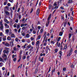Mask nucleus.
Wrapping results in <instances>:
<instances>
[{
  "mask_svg": "<svg viewBox=\"0 0 77 77\" xmlns=\"http://www.w3.org/2000/svg\"><path fill=\"white\" fill-rule=\"evenodd\" d=\"M4 50H4L3 51L4 54L2 55V57H6L7 56L5 54H9V52L8 50H9V48H5Z\"/></svg>",
  "mask_w": 77,
  "mask_h": 77,
  "instance_id": "obj_1",
  "label": "nucleus"
},
{
  "mask_svg": "<svg viewBox=\"0 0 77 77\" xmlns=\"http://www.w3.org/2000/svg\"><path fill=\"white\" fill-rule=\"evenodd\" d=\"M51 14H50L48 19V23H47V24H49L50 23V21H49V20H50V18H51Z\"/></svg>",
  "mask_w": 77,
  "mask_h": 77,
  "instance_id": "obj_2",
  "label": "nucleus"
},
{
  "mask_svg": "<svg viewBox=\"0 0 77 77\" xmlns=\"http://www.w3.org/2000/svg\"><path fill=\"white\" fill-rule=\"evenodd\" d=\"M14 39H12L10 42V45L11 47L14 45Z\"/></svg>",
  "mask_w": 77,
  "mask_h": 77,
  "instance_id": "obj_3",
  "label": "nucleus"
},
{
  "mask_svg": "<svg viewBox=\"0 0 77 77\" xmlns=\"http://www.w3.org/2000/svg\"><path fill=\"white\" fill-rule=\"evenodd\" d=\"M48 50H49V51H50V50H51L50 49V48H49V47H48V46H47L46 47V51H45L46 53H48Z\"/></svg>",
  "mask_w": 77,
  "mask_h": 77,
  "instance_id": "obj_4",
  "label": "nucleus"
},
{
  "mask_svg": "<svg viewBox=\"0 0 77 77\" xmlns=\"http://www.w3.org/2000/svg\"><path fill=\"white\" fill-rule=\"evenodd\" d=\"M4 21L5 23H7V24H9V23H10V22L8 21L6 19H4Z\"/></svg>",
  "mask_w": 77,
  "mask_h": 77,
  "instance_id": "obj_5",
  "label": "nucleus"
},
{
  "mask_svg": "<svg viewBox=\"0 0 77 77\" xmlns=\"http://www.w3.org/2000/svg\"><path fill=\"white\" fill-rule=\"evenodd\" d=\"M4 8L5 11H8V10H9V8L8 6H6Z\"/></svg>",
  "mask_w": 77,
  "mask_h": 77,
  "instance_id": "obj_6",
  "label": "nucleus"
},
{
  "mask_svg": "<svg viewBox=\"0 0 77 77\" xmlns=\"http://www.w3.org/2000/svg\"><path fill=\"white\" fill-rule=\"evenodd\" d=\"M7 40L8 41H11V40H12V38H11V37H10L9 36H8V37L7 38Z\"/></svg>",
  "mask_w": 77,
  "mask_h": 77,
  "instance_id": "obj_7",
  "label": "nucleus"
},
{
  "mask_svg": "<svg viewBox=\"0 0 77 77\" xmlns=\"http://www.w3.org/2000/svg\"><path fill=\"white\" fill-rule=\"evenodd\" d=\"M73 50L72 49H71L70 52L69 53V56H71V55L72 53V52Z\"/></svg>",
  "mask_w": 77,
  "mask_h": 77,
  "instance_id": "obj_8",
  "label": "nucleus"
},
{
  "mask_svg": "<svg viewBox=\"0 0 77 77\" xmlns=\"http://www.w3.org/2000/svg\"><path fill=\"white\" fill-rule=\"evenodd\" d=\"M56 45H57V47H59L60 45V43L57 42Z\"/></svg>",
  "mask_w": 77,
  "mask_h": 77,
  "instance_id": "obj_9",
  "label": "nucleus"
},
{
  "mask_svg": "<svg viewBox=\"0 0 77 77\" xmlns=\"http://www.w3.org/2000/svg\"><path fill=\"white\" fill-rule=\"evenodd\" d=\"M5 13L7 15H8L9 16L10 15V14L7 11H5Z\"/></svg>",
  "mask_w": 77,
  "mask_h": 77,
  "instance_id": "obj_10",
  "label": "nucleus"
},
{
  "mask_svg": "<svg viewBox=\"0 0 77 77\" xmlns=\"http://www.w3.org/2000/svg\"><path fill=\"white\" fill-rule=\"evenodd\" d=\"M39 9H38L37 11L36 14L37 15H39Z\"/></svg>",
  "mask_w": 77,
  "mask_h": 77,
  "instance_id": "obj_11",
  "label": "nucleus"
},
{
  "mask_svg": "<svg viewBox=\"0 0 77 77\" xmlns=\"http://www.w3.org/2000/svg\"><path fill=\"white\" fill-rule=\"evenodd\" d=\"M5 45L7 47H9V46H10V45H9V44H8V43H5Z\"/></svg>",
  "mask_w": 77,
  "mask_h": 77,
  "instance_id": "obj_12",
  "label": "nucleus"
},
{
  "mask_svg": "<svg viewBox=\"0 0 77 77\" xmlns=\"http://www.w3.org/2000/svg\"><path fill=\"white\" fill-rule=\"evenodd\" d=\"M11 38H16V37L15 36V35L14 34H11Z\"/></svg>",
  "mask_w": 77,
  "mask_h": 77,
  "instance_id": "obj_13",
  "label": "nucleus"
},
{
  "mask_svg": "<svg viewBox=\"0 0 77 77\" xmlns=\"http://www.w3.org/2000/svg\"><path fill=\"white\" fill-rule=\"evenodd\" d=\"M2 23H3V20H1L0 22V25L1 26H3V24Z\"/></svg>",
  "mask_w": 77,
  "mask_h": 77,
  "instance_id": "obj_14",
  "label": "nucleus"
},
{
  "mask_svg": "<svg viewBox=\"0 0 77 77\" xmlns=\"http://www.w3.org/2000/svg\"><path fill=\"white\" fill-rule=\"evenodd\" d=\"M29 37H30V35L28 34H26V38H29Z\"/></svg>",
  "mask_w": 77,
  "mask_h": 77,
  "instance_id": "obj_15",
  "label": "nucleus"
},
{
  "mask_svg": "<svg viewBox=\"0 0 77 77\" xmlns=\"http://www.w3.org/2000/svg\"><path fill=\"white\" fill-rule=\"evenodd\" d=\"M0 62H4V60H3V59H2V57H0Z\"/></svg>",
  "mask_w": 77,
  "mask_h": 77,
  "instance_id": "obj_16",
  "label": "nucleus"
},
{
  "mask_svg": "<svg viewBox=\"0 0 77 77\" xmlns=\"http://www.w3.org/2000/svg\"><path fill=\"white\" fill-rule=\"evenodd\" d=\"M3 66V63L2 62L0 63V67H2Z\"/></svg>",
  "mask_w": 77,
  "mask_h": 77,
  "instance_id": "obj_17",
  "label": "nucleus"
},
{
  "mask_svg": "<svg viewBox=\"0 0 77 77\" xmlns=\"http://www.w3.org/2000/svg\"><path fill=\"white\" fill-rule=\"evenodd\" d=\"M39 41H37L36 42V46H38V44H39Z\"/></svg>",
  "mask_w": 77,
  "mask_h": 77,
  "instance_id": "obj_18",
  "label": "nucleus"
},
{
  "mask_svg": "<svg viewBox=\"0 0 77 77\" xmlns=\"http://www.w3.org/2000/svg\"><path fill=\"white\" fill-rule=\"evenodd\" d=\"M45 37H46V36L44 37L43 41L45 40V42H47V38H45Z\"/></svg>",
  "mask_w": 77,
  "mask_h": 77,
  "instance_id": "obj_19",
  "label": "nucleus"
},
{
  "mask_svg": "<svg viewBox=\"0 0 77 77\" xmlns=\"http://www.w3.org/2000/svg\"><path fill=\"white\" fill-rule=\"evenodd\" d=\"M26 46H27V45H26V44H25L23 46H22V48H23H23H26Z\"/></svg>",
  "mask_w": 77,
  "mask_h": 77,
  "instance_id": "obj_20",
  "label": "nucleus"
},
{
  "mask_svg": "<svg viewBox=\"0 0 77 77\" xmlns=\"http://www.w3.org/2000/svg\"><path fill=\"white\" fill-rule=\"evenodd\" d=\"M20 25L17 24V29H18L20 28Z\"/></svg>",
  "mask_w": 77,
  "mask_h": 77,
  "instance_id": "obj_21",
  "label": "nucleus"
},
{
  "mask_svg": "<svg viewBox=\"0 0 77 77\" xmlns=\"http://www.w3.org/2000/svg\"><path fill=\"white\" fill-rule=\"evenodd\" d=\"M62 35H63V32H61L59 33V35L60 36H62Z\"/></svg>",
  "mask_w": 77,
  "mask_h": 77,
  "instance_id": "obj_22",
  "label": "nucleus"
},
{
  "mask_svg": "<svg viewBox=\"0 0 77 77\" xmlns=\"http://www.w3.org/2000/svg\"><path fill=\"white\" fill-rule=\"evenodd\" d=\"M66 48H67V45L66 44H65L63 48V50H65V49H66Z\"/></svg>",
  "mask_w": 77,
  "mask_h": 77,
  "instance_id": "obj_23",
  "label": "nucleus"
},
{
  "mask_svg": "<svg viewBox=\"0 0 77 77\" xmlns=\"http://www.w3.org/2000/svg\"><path fill=\"white\" fill-rule=\"evenodd\" d=\"M43 60H44V58L42 57V58H41L40 60H39V61H41L42 62H43Z\"/></svg>",
  "mask_w": 77,
  "mask_h": 77,
  "instance_id": "obj_24",
  "label": "nucleus"
},
{
  "mask_svg": "<svg viewBox=\"0 0 77 77\" xmlns=\"http://www.w3.org/2000/svg\"><path fill=\"white\" fill-rule=\"evenodd\" d=\"M18 17H19V20H21V15H19L18 16Z\"/></svg>",
  "mask_w": 77,
  "mask_h": 77,
  "instance_id": "obj_25",
  "label": "nucleus"
},
{
  "mask_svg": "<svg viewBox=\"0 0 77 77\" xmlns=\"http://www.w3.org/2000/svg\"><path fill=\"white\" fill-rule=\"evenodd\" d=\"M71 33H69V39H70V38H71Z\"/></svg>",
  "mask_w": 77,
  "mask_h": 77,
  "instance_id": "obj_26",
  "label": "nucleus"
},
{
  "mask_svg": "<svg viewBox=\"0 0 77 77\" xmlns=\"http://www.w3.org/2000/svg\"><path fill=\"white\" fill-rule=\"evenodd\" d=\"M38 68H37L35 69V74H36V73H37V72H38Z\"/></svg>",
  "mask_w": 77,
  "mask_h": 77,
  "instance_id": "obj_27",
  "label": "nucleus"
},
{
  "mask_svg": "<svg viewBox=\"0 0 77 77\" xmlns=\"http://www.w3.org/2000/svg\"><path fill=\"white\" fill-rule=\"evenodd\" d=\"M60 39H61V38L60 37H59L57 40V41H59L60 40Z\"/></svg>",
  "mask_w": 77,
  "mask_h": 77,
  "instance_id": "obj_28",
  "label": "nucleus"
},
{
  "mask_svg": "<svg viewBox=\"0 0 77 77\" xmlns=\"http://www.w3.org/2000/svg\"><path fill=\"white\" fill-rule=\"evenodd\" d=\"M29 48H30V47H32V46L30 45H29L27 47Z\"/></svg>",
  "mask_w": 77,
  "mask_h": 77,
  "instance_id": "obj_29",
  "label": "nucleus"
},
{
  "mask_svg": "<svg viewBox=\"0 0 77 77\" xmlns=\"http://www.w3.org/2000/svg\"><path fill=\"white\" fill-rule=\"evenodd\" d=\"M30 39H31V41H33V40H34V38L31 37L30 38Z\"/></svg>",
  "mask_w": 77,
  "mask_h": 77,
  "instance_id": "obj_30",
  "label": "nucleus"
},
{
  "mask_svg": "<svg viewBox=\"0 0 77 77\" xmlns=\"http://www.w3.org/2000/svg\"><path fill=\"white\" fill-rule=\"evenodd\" d=\"M6 32L7 33H9V29H7L6 30Z\"/></svg>",
  "mask_w": 77,
  "mask_h": 77,
  "instance_id": "obj_31",
  "label": "nucleus"
},
{
  "mask_svg": "<svg viewBox=\"0 0 77 77\" xmlns=\"http://www.w3.org/2000/svg\"><path fill=\"white\" fill-rule=\"evenodd\" d=\"M15 41H16V42H18V38H16L15 39Z\"/></svg>",
  "mask_w": 77,
  "mask_h": 77,
  "instance_id": "obj_32",
  "label": "nucleus"
},
{
  "mask_svg": "<svg viewBox=\"0 0 77 77\" xmlns=\"http://www.w3.org/2000/svg\"><path fill=\"white\" fill-rule=\"evenodd\" d=\"M51 44L54 45V41H51Z\"/></svg>",
  "mask_w": 77,
  "mask_h": 77,
  "instance_id": "obj_33",
  "label": "nucleus"
},
{
  "mask_svg": "<svg viewBox=\"0 0 77 77\" xmlns=\"http://www.w3.org/2000/svg\"><path fill=\"white\" fill-rule=\"evenodd\" d=\"M3 29V25L1 26L0 27V29Z\"/></svg>",
  "mask_w": 77,
  "mask_h": 77,
  "instance_id": "obj_34",
  "label": "nucleus"
},
{
  "mask_svg": "<svg viewBox=\"0 0 77 77\" xmlns=\"http://www.w3.org/2000/svg\"><path fill=\"white\" fill-rule=\"evenodd\" d=\"M22 42H25L26 41H25V40L24 39H23L22 40Z\"/></svg>",
  "mask_w": 77,
  "mask_h": 77,
  "instance_id": "obj_35",
  "label": "nucleus"
},
{
  "mask_svg": "<svg viewBox=\"0 0 77 77\" xmlns=\"http://www.w3.org/2000/svg\"><path fill=\"white\" fill-rule=\"evenodd\" d=\"M58 50V49H56L55 50V53H57V51Z\"/></svg>",
  "mask_w": 77,
  "mask_h": 77,
  "instance_id": "obj_36",
  "label": "nucleus"
},
{
  "mask_svg": "<svg viewBox=\"0 0 77 77\" xmlns=\"http://www.w3.org/2000/svg\"><path fill=\"white\" fill-rule=\"evenodd\" d=\"M72 0H70V1H69L68 2V3H71V2H72Z\"/></svg>",
  "mask_w": 77,
  "mask_h": 77,
  "instance_id": "obj_37",
  "label": "nucleus"
},
{
  "mask_svg": "<svg viewBox=\"0 0 77 77\" xmlns=\"http://www.w3.org/2000/svg\"><path fill=\"white\" fill-rule=\"evenodd\" d=\"M24 26V24H22L20 26V27H23V26Z\"/></svg>",
  "mask_w": 77,
  "mask_h": 77,
  "instance_id": "obj_38",
  "label": "nucleus"
},
{
  "mask_svg": "<svg viewBox=\"0 0 77 77\" xmlns=\"http://www.w3.org/2000/svg\"><path fill=\"white\" fill-rule=\"evenodd\" d=\"M51 8V5H50L49 7V9H50Z\"/></svg>",
  "mask_w": 77,
  "mask_h": 77,
  "instance_id": "obj_39",
  "label": "nucleus"
},
{
  "mask_svg": "<svg viewBox=\"0 0 77 77\" xmlns=\"http://www.w3.org/2000/svg\"><path fill=\"white\" fill-rule=\"evenodd\" d=\"M29 58H30V56L29 55H28L27 57V59H29Z\"/></svg>",
  "mask_w": 77,
  "mask_h": 77,
  "instance_id": "obj_40",
  "label": "nucleus"
},
{
  "mask_svg": "<svg viewBox=\"0 0 77 77\" xmlns=\"http://www.w3.org/2000/svg\"><path fill=\"white\" fill-rule=\"evenodd\" d=\"M7 2H5L4 3V5H6L7 4Z\"/></svg>",
  "mask_w": 77,
  "mask_h": 77,
  "instance_id": "obj_41",
  "label": "nucleus"
},
{
  "mask_svg": "<svg viewBox=\"0 0 77 77\" xmlns=\"http://www.w3.org/2000/svg\"><path fill=\"white\" fill-rule=\"evenodd\" d=\"M13 60H14V62L16 61L17 60V58H14Z\"/></svg>",
  "mask_w": 77,
  "mask_h": 77,
  "instance_id": "obj_42",
  "label": "nucleus"
},
{
  "mask_svg": "<svg viewBox=\"0 0 77 77\" xmlns=\"http://www.w3.org/2000/svg\"><path fill=\"white\" fill-rule=\"evenodd\" d=\"M22 35L23 36H24L25 35H26V34L24 33V32H23L22 34Z\"/></svg>",
  "mask_w": 77,
  "mask_h": 77,
  "instance_id": "obj_43",
  "label": "nucleus"
},
{
  "mask_svg": "<svg viewBox=\"0 0 77 77\" xmlns=\"http://www.w3.org/2000/svg\"><path fill=\"white\" fill-rule=\"evenodd\" d=\"M4 25L5 27H7V26H8V24H7L5 23Z\"/></svg>",
  "mask_w": 77,
  "mask_h": 77,
  "instance_id": "obj_44",
  "label": "nucleus"
},
{
  "mask_svg": "<svg viewBox=\"0 0 77 77\" xmlns=\"http://www.w3.org/2000/svg\"><path fill=\"white\" fill-rule=\"evenodd\" d=\"M18 22V19H16L15 21V22L17 23Z\"/></svg>",
  "mask_w": 77,
  "mask_h": 77,
  "instance_id": "obj_45",
  "label": "nucleus"
},
{
  "mask_svg": "<svg viewBox=\"0 0 77 77\" xmlns=\"http://www.w3.org/2000/svg\"><path fill=\"white\" fill-rule=\"evenodd\" d=\"M61 19H62V20H64V17H63V16H61Z\"/></svg>",
  "mask_w": 77,
  "mask_h": 77,
  "instance_id": "obj_46",
  "label": "nucleus"
},
{
  "mask_svg": "<svg viewBox=\"0 0 77 77\" xmlns=\"http://www.w3.org/2000/svg\"><path fill=\"white\" fill-rule=\"evenodd\" d=\"M3 41H6V38H3Z\"/></svg>",
  "mask_w": 77,
  "mask_h": 77,
  "instance_id": "obj_47",
  "label": "nucleus"
},
{
  "mask_svg": "<svg viewBox=\"0 0 77 77\" xmlns=\"http://www.w3.org/2000/svg\"><path fill=\"white\" fill-rule=\"evenodd\" d=\"M40 38H41V36L40 35H39L38 36V39H40Z\"/></svg>",
  "mask_w": 77,
  "mask_h": 77,
  "instance_id": "obj_48",
  "label": "nucleus"
},
{
  "mask_svg": "<svg viewBox=\"0 0 77 77\" xmlns=\"http://www.w3.org/2000/svg\"><path fill=\"white\" fill-rule=\"evenodd\" d=\"M26 56H23V59H26Z\"/></svg>",
  "mask_w": 77,
  "mask_h": 77,
  "instance_id": "obj_49",
  "label": "nucleus"
},
{
  "mask_svg": "<svg viewBox=\"0 0 77 77\" xmlns=\"http://www.w3.org/2000/svg\"><path fill=\"white\" fill-rule=\"evenodd\" d=\"M7 5L8 6H11V4H10V3H8L7 4Z\"/></svg>",
  "mask_w": 77,
  "mask_h": 77,
  "instance_id": "obj_50",
  "label": "nucleus"
},
{
  "mask_svg": "<svg viewBox=\"0 0 77 77\" xmlns=\"http://www.w3.org/2000/svg\"><path fill=\"white\" fill-rule=\"evenodd\" d=\"M22 53H23V52H22V50H20V54H22Z\"/></svg>",
  "mask_w": 77,
  "mask_h": 77,
  "instance_id": "obj_51",
  "label": "nucleus"
},
{
  "mask_svg": "<svg viewBox=\"0 0 77 77\" xmlns=\"http://www.w3.org/2000/svg\"><path fill=\"white\" fill-rule=\"evenodd\" d=\"M40 32L41 33H42L43 32V29H41L40 30Z\"/></svg>",
  "mask_w": 77,
  "mask_h": 77,
  "instance_id": "obj_52",
  "label": "nucleus"
},
{
  "mask_svg": "<svg viewBox=\"0 0 77 77\" xmlns=\"http://www.w3.org/2000/svg\"><path fill=\"white\" fill-rule=\"evenodd\" d=\"M14 31L16 32V33H17V29H15Z\"/></svg>",
  "mask_w": 77,
  "mask_h": 77,
  "instance_id": "obj_53",
  "label": "nucleus"
},
{
  "mask_svg": "<svg viewBox=\"0 0 77 77\" xmlns=\"http://www.w3.org/2000/svg\"><path fill=\"white\" fill-rule=\"evenodd\" d=\"M2 70H3V71H4L5 69V68L4 67H3L2 68Z\"/></svg>",
  "mask_w": 77,
  "mask_h": 77,
  "instance_id": "obj_54",
  "label": "nucleus"
},
{
  "mask_svg": "<svg viewBox=\"0 0 77 77\" xmlns=\"http://www.w3.org/2000/svg\"><path fill=\"white\" fill-rule=\"evenodd\" d=\"M3 35V33L2 32H0V36H2Z\"/></svg>",
  "mask_w": 77,
  "mask_h": 77,
  "instance_id": "obj_55",
  "label": "nucleus"
},
{
  "mask_svg": "<svg viewBox=\"0 0 77 77\" xmlns=\"http://www.w3.org/2000/svg\"><path fill=\"white\" fill-rule=\"evenodd\" d=\"M14 0H9V2H11V3H13V1Z\"/></svg>",
  "mask_w": 77,
  "mask_h": 77,
  "instance_id": "obj_56",
  "label": "nucleus"
},
{
  "mask_svg": "<svg viewBox=\"0 0 77 77\" xmlns=\"http://www.w3.org/2000/svg\"><path fill=\"white\" fill-rule=\"evenodd\" d=\"M59 54H60V55H62V51H60Z\"/></svg>",
  "mask_w": 77,
  "mask_h": 77,
  "instance_id": "obj_57",
  "label": "nucleus"
},
{
  "mask_svg": "<svg viewBox=\"0 0 77 77\" xmlns=\"http://www.w3.org/2000/svg\"><path fill=\"white\" fill-rule=\"evenodd\" d=\"M54 6H57V4H56V3H54Z\"/></svg>",
  "mask_w": 77,
  "mask_h": 77,
  "instance_id": "obj_58",
  "label": "nucleus"
},
{
  "mask_svg": "<svg viewBox=\"0 0 77 77\" xmlns=\"http://www.w3.org/2000/svg\"><path fill=\"white\" fill-rule=\"evenodd\" d=\"M20 8H19L17 10L18 12H20Z\"/></svg>",
  "mask_w": 77,
  "mask_h": 77,
  "instance_id": "obj_59",
  "label": "nucleus"
},
{
  "mask_svg": "<svg viewBox=\"0 0 77 77\" xmlns=\"http://www.w3.org/2000/svg\"><path fill=\"white\" fill-rule=\"evenodd\" d=\"M63 71H66V68H65V67L64 68H63Z\"/></svg>",
  "mask_w": 77,
  "mask_h": 77,
  "instance_id": "obj_60",
  "label": "nucleus"
},
{
  "mask_svg": "<svg viewBox=\"0 0 77 77\" xmlns=\"http://www.w3.org/2000/svg\"><path fill=\"white\" fill-rule=\"evenodd\" d=\"M21 9H22V11H24V7H22V8H21Z\"/></svg>",
  "mask_w": 77,
  "mask_h": 77,
  "instance_id": "obj_61",
  "label": "nucleus"
},
{
  "mask_svg": "<svg viewBox=\"0 0 77 77\" xmlns=\"http://www.w3.org/2000/svg\"><path fill=\"white\" fill-rule=\"evenodd\" d=\"M58 8V7L57 6H55L54 8V9H57Z\"/></svg>",
  "mask_w": 77,
  "mask_h": 77,
  "instance_id": "obj_62",
  "label": "nucleus"
},
{
  "mask_svg": "<svg viewBox=\"0 0 77 77\" xmlns=\"http://www.w3.org/2000/svg\"><path fill=\"white\" fill-rule=\"evenodd\" d=\"M25 28H26L24 26L22 27V29L23 30H24V29H25Z\"/></svg>",
  "mask_w": 77,
  "mask_h": 77,
  "instance_id": "obj_63",
  "label": "nucleus"
},
{
  "mask_svg": "<svg viewBox=\"0 0 77 77\" xmlns=\"http://www.w3.org/2000/svg\"><path fill=\"white\" fill-rule=\"evenodd\" d=\"M4 60H7V57H5V58H4Z\"/></svg>",
  "mask_w": 77,
  "mask_h": 77,
  "instance_id": "obj_64",
  "label": "nucleus"
}]
</instances>
